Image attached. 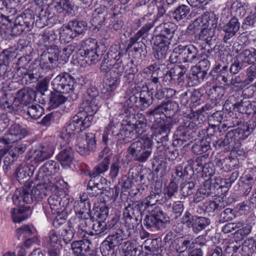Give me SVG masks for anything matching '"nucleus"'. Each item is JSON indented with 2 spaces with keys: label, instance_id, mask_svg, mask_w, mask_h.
I'll list each match as a JSON object with an SVG mask.
<instances>
[{
  "label": "nucleus",
  "instance_id": "f257e3e1",
  "mask_svg": "<svg viewBox=\"0 0 256 256\" xmlns=\"http://www.w3.org/2000/svg\"><path fill=\"white\" fill-rule=\"evenodd\" d=\"M58 186L54 182L51 184L42 182L36 186H32L28 183L24 186L22 188L17 189L14 192L12 200L14 204L22 206L31 204L34 200H40L48 195V190L55 192Z\"/></svg>",
  "mask_w": 256,
  "mask_h": 256
},
{
  "label": "nucleus",
  "instance_id": "f03ea898",
  "mask_svg": "<svg viewBox=\"0 0 256 256\" xmlns=\"http://www.w3.org/2000/svg\"><path fill=\"white\" fill-rule=\"evenodd\" d=\"M174 24L168 22L156 26L155 32L157 34L153 38L154 58L158 60L165 59L168 46L176 44V38H174Z\"/></svg>",
  "mask_w": 256,
  "mask_h": 256
},
{
  "label": "nucleus",
  "instance_id": "7ed1b4c3",
  "mask_svg": "<svg viewBox=\"0 0 256 256\" xmlns=\"http://www.w3.org/2000/svg\"><path fill=\"white\" fill-rule=\"evenodd\" d=\"M161 195L162 194L158 192H152L143 202L144 209L149 212V214L146 216L144 220V224L148 228H155L158 230H162L169 222L166 219L163 212L159 207L150 210L160 200Z\"/></svg>",
  "mask_w": 256,
  "mask_h": 256
},
{
  "label": "nucleus",
  "instance_id": "20e7f679",
  "mask_svg": "<svg viewBox=\"0 0 256 256\" xmlns=\"http://www.w3.org/2000/svg\"><path fill=\"white\" fill-rule=\"evenodd\" d=\"M197 49L193 46H178L177 48V83H183L188 78V65L186 62L198 60Z\"/></svg>",
  "mask_w": 256,
  "mask_h": 256
},
{
  "label": "nucleus",
  "instance_id": "39448f33",
  "mask_svg": "<svg viewBox=\"0 0 256 256\" xmlns=\"http://www.w3.org/2000/svg\"><path fill=\"white\" fill-rule=\"evenodd\" d=\"M256 128V122L250 120L242 124V127L234 129L228 132L225 136L224 139L218 140L214 142L216 148H222L226 146L232 147L240 140L246 138Z\"/></svg>",
  "mask_w": 256,
  "mask_h": 256
},
{
  "label": "nucleus",
  "instance_id": "423d86ee",
  "mask_svg": "<svg viewBox=\"0 0 256 256\" xmlns=\"http://www.w3.org/2000/svg\"><path fill=\"white\" fill-rule=\"evenodd\" d=\"M124 205L123 218L125 222V228L130 232V230L137 228L142 221V212L146 210L144 209L143 201L130 200L127 202Z\"/></svg>",
  "mask_w": 256,
  "mask_h": 256
},
{
  "label": "nucleus",
  "instance_id": "0eeeda50",
  "mask_svg": "<svg viewBox=\"0 0 256 256\" xmlns=\"http://www.w3.org/2000/svg\"><path fill=\"white\" fill-rule=\"evenodd\" d=\"M130 235V232L126 228H118L113 234L108 236L102 242L100 248L103 256H113L114 248L122 244L124 240H127Z\"/></svg>",
  "mask_w": 256,
  "mask_h": 256
},
{
  "label": "nucleus",
  "instance_id": "6e6552de",
  "mask_svg": "<svg viewBox=\"0 0 256 256\" xmlns=\"http://www.w3.org/2000/svg\"><path fill=\"white\" fill-rule=\"evenodd\" d=\"M164 102L157 106L154 109L148 110L147 114L150 116H152L156 118L152 124L151 126V129L152 131V136H158L163 135L157 142L158 143H162L168 140L167 132L169 130V127L165 124L164 120L160 118H156V116H160L161 114H164Z\"/></svg>",
  "mask_w": 256,
  "mask_h": 256
},
{
  "label": "nucleus",
  "instance_id": "1a4fd4ad",
  "mask_svg": "<svg viewBox=\"0 0 256 256\" xmlns=\"http://www.w3.org/2000/svg\"><path fill=\"white\" fill-rule=\"evenodd\" d=\"M96 47L95 40L90 38L86 40V48L78 50L77 54L80 60L84 62L82 64V66H86L85 64H94L100 60L101 57L96 53Z\"/></svg>",
  "mask_w": 256,
  "mask_h": 256
},
{
  "label": "nucleus",
  "instance_id": "9d476101",
  "mask_svg": "<svg viewBox=\"0 0 256 256\" xmlns=\"http://www.w3.org/2000/svg\"><path fill=\"white\" fill-rule=\"evenodd\" d=\"M81 112H78L70 120L66 128V133L63 134L62 138H66L68 141L72 136L82 132L90 126V120L86 119L82 116Z\"/></svg>",
  "mask_w": 256,
  "mask_h": 256
},
{
  "label": "nucleus",
  "instance_id": "9b49d317",
  "mask_svg": "<svg viewBox=\"0 0 256 256\" xmlns=\"http://www.w3.org/2000/svg\"><path fill=\"white\" fill-rule=\"evenodd\" d=\"M76 85L74 78L66 72L57 76L52 82L54 90L62 94L72 92Z\"/></svg>",
  "mask_w": 256,
  "mask_h": 256
},
{
  "label": "nucleus",
  "instance_id": "f8f14e48",
  "mask_svg": "<svg viewBox=\"0 0 256 256\" xmlns=\"http://www.w3.org/2000/svg\"><path fill=\"white\" fill-rule=\"evenodd\" d=\"M123 68L111 70L107 74L104 80L102 93L106 96H110L116 89L120 82V78L123 72Z\"/></svg>",
  "mask_w": 256,
  "mask_h": 256
},
{
  "label": "nucleus",
  "instance_id": "ddd939ff",
  "mask_svg": "<svg viewBox=\"0 0 256 256\" xmlns=\"http://www.w3.org/2000/svg\"><path fill=\"white\" fill-rule=\"evenodd\" d=\"M58 170L59 165L57 162L54 160L48 161L40 168L36 178L45 183L47 182L51 184L53 182L51 176L57 173Z\"/></svg>",
  "mask_w": 256,
  "mask_h": 256
},
{
  "label": "nucleus",
  "instance_id": "4468645a",
  "mask_svg": "<svg viewBox=\"0 0 256 256\" xmlns=\"http://www.w3.org/2000/svg\"><path fill=\"white\" fill-rule=\"evenodd\" d=\"M61 236L59 232L50 230L46 238L44 246L50 256H59L62 248Z\"/></svg>",
  "mask_w": 256,
  "mask_h": 256
},
{
  "label": "nucleus",
  "instance_id": "2eb2a0df",
  "mask_svg": "<svg viewBox=\"0 0 256 256\" xmlns=\"http://www.w3.org/2000/svg\"><path fill=\"white\" fill-rule=\"evenodd\" d=\"M26 130L22 128L18 124H13L9 129L8 134L0 138V142L9 144L21 140L26 134Z\"/></svg>",
  "mask_w": 256,
  "mask_h": 256
},
{
  "label": "nucleus",
  "instance_id": "dca6fc26",
  "mask_svg": "<svg viewBox=\"0 0 256 256\" xmlns=\"http://www.w3.org/2000/svg\"><path fill=\"white\" fill-rule=\"evenodd\" d=\"M60 52L57 46L54 44L50 46L41 54L40 63L46 65V67H54L56 65L57 62L60 60Z\"/></svg>",
  "mask_w": 256,
  "mask_h": 256
},
{
  "label": "nucleus",
  "instance_id": "f3484780",
  "mask_svg": "<svg viewBox=\"0 0 256 256\" xmlns=\"http://www.w3.org/2000/svg\"><path fill=\"white\" fill-rule=\"evenodd\" d=\"M125 120L126 122L130 124L131 126H132L136 138L145 132L146 120L145 116L142 114H132L126 118Z\"/></svg>",
  "mask_w": 256,
  "mask_h": 256
},
{
  "label": "nucleus",
  "instance_id": "a211bd4d",
  "mask_svg": "<svg viewBox=\"0 0 256 256\" xmlns=\"http://www.w3.org/2000/svg\"><path fill=\"white\" fill-rule=\"evenodd\" d=\"M78 140L76 149L81 155L88 154L90 151L94 150L96 147L95 135L92 133L86 134L85 139L80 138Z\"/></svg>",
  "mask_w": 256,
  "mask_h": 256
},
{
  "label": "nucleus",
  "instance_id": "6ab92c4d",
  "mask_svg": "<svg viewBox=\"0 0 256 256\" xmlns=\"http://www.w3.org/2000/svg\"><path fill=\"white\" fill-rule=\"evenodd\" d=\"M118 132V124L110 122L105 128L104 132L102 142L107 146H112L116 142H118L117 132Z\"/></svg>",
  "mask_w": 256,
  "mask_h": 256
},
{
  "label": "nucleus",
  "instance_id": "aec40b11",
  "mask_svg": "<svg viewBox=\"0 0 256 256\" xmlns=\"http://www.w3.org/2000/svg\"><path fill=\"white\" fill-rule=\"evenodd\" d=\"M96 219L95 220L94 217H92L91 221L93 222L92 230L94 231V234H100L106 231L104 222L108 215V210L106 208L103 210L100 209V211H97L94 214Z\"/></svg>",
  "mask_w": 256,
  "mask_h": 256
},
{
  "label": "nucleus",
  "instance_id": "412c9836",
  "mask_svg": "<svg viewBox=\"0 0 256 256\" xmlns=\"http://www.w3.org/2000/svg\"><path fill=\"white\" fill-rule=\"evenodd\" d=\"M98 100L84 99L80 105V108L82 110L78 112L82 113V116H84L86 119L88 118L91 124L92 116L98 110Z\"/></svg>",
  "mask_w": 256,
  "mask_h": 256
},
{
  "label": "nucleus",
  "instance_id": "4be33fe9",
  "mask_svg": "<svg viewBox=\"0 0 256 256\" xmlns=\"http://www.w3.org/2000/svg\"><path fill=\"white\" fill-rule=\"evenodd\" d=\"M122 127L120 128L118 124V132L116 136L118 138V142L120 144L129 142L136 138L134 129L130 124L126 122L125 125L122 124Z\"/></svg>",
  "mask_w": 256,
  "mask_h": 256
},
{
  "label": "nucleus",
  "instance_id": "5701e85b",
  "mask_svg": "<svg viewBox=\"0 0 256 256\" xmlns=\"http://www.w3.org/2000/svg\"><path fill=\"white\" fill-rule=\"evenodd\" d=\"M240 28V22L236 16H233L226 24L222 26V31L224 32L223 41L227 43L228 40L236 36Z\"/></svg>",
  "mask_w": 256,
  "mask_h": 256
},
{
  "label": "nucleus",
  "instance_id": "b1692460",
  "mask_svg": "<svg viewBox=\"0 0 256 256\" xmlns=\"http://www.w3.org/2000/svg\"><path fill=\"white\" fill-rule=\"evenodd\" d=\"M52 6L56 12L62 16L71 14L74 10L70 0H52Z\"/></svg>",
  "mask_w": 256,
  "mask_h": 256
},
{
  "label": "nucleus",
  "instance_id": "393cba45",
  "mask_svg": "<svg viewBox=\"0 0 256 256\" xmlns=\"http://www.w3.org/2000/svg\"><path fill=\"white\" fill-rule=\"evenodd\" d=\"M234 109L242 114H253L256 113V102L241 100L234 104Z\"/></svg>",
  "mask_w": 256,
  "mask_h": 256
},
{
  "label": "nucleus",
  "instance_id": "a878e982",
  "mask_svg": "<svg viewBox=\"0 0 256 256\" xmlns=\"http://www.w3.org/2000/svg\"><path fill=\"white\" fill-rule=\"evenodd\" d=\"M34 170L35 168L32 164H27L20 166L16 172L18 180L22 184L26 182L34 174Z\"/></svg>",
  "mask_w": 256,
  "mask_h": 256
},
{
  "label": "nucleus",
  "instance_id": "bb28decb",
  "mask_svg": "<svg viewBox=\"0 0 256 256\" xmlns=\"http://www.w3.org/2000/svg\"><path fill=\"white\" fill-rule=\"evenodd\" d=\"M54 148L51 144H44L34 152V159L37 162H42L49 158L54 154Z\"/></svg>",
  "mask_w": 256,
  "mask_h": 256
},
{
  "label": "nucleus",
  "instance_id": "cd10ccee",
  "mask_svg": "<svg viewBox=\"0 0 256 256\" xmlns=\"http://www.w3.org/2000/svg\"><path fill=\"white\" fill-rule=\"evenodd\" d=\"M56 158L63 168L70 167L74 158L72 149L70 147L64 148L58 153Z\"/></svg>",
  "mask_w": 256,
  "mask_h": 256
},
{
  "label": "nucleus",
  "instance_id": "c85d7f7f",
  "mask_svg": "<svg viewBox=\"0 0 256 256\" xmlns=\"http://www.w3.org/2000/svg\"><path fill=\"white\" fill-rule=\"evenodd\" d=\"M16 96L20 102V104L25 106L31 104L36 98L34 91L30 88H24L19 90Z\"/></svg>",
  "mask_w": 256,
  "mask_h": 256
},
{
  "label": "nucleus",
  "instance_id": "c756f323",
  "mask_svg": "<svg viewBox=\"0 0 256 256\" xmlns=\"http://www.w3.org/2000/svg\"><path fill=\"white\" fill-rule=\"evenodd\" d=\"M90 242L84 240H76L72 242L71 249L75 256H83L90 251Z\"/></svg>",
  "mask_w": 256,
  "mask_h": 256
},
{
  "label": "nucleus",
  "instance_id": "7c9ffc66",
  "mask_svg": "<svg viewBox=\"0 0 256 256\" xmlns=\"http://www.w3.org/2000/svg\"><path fill=\"white\" fill-rule=\"evenodd\" d=\"M100 182H96L95 180L89 181L87 190L88 194L92 197H96L100 194H104V186L102 181L105 182L106 180L100 178Z\"/></svg>",
  "mask_w": 256,
  "mask_h": 256
},
{
  "label": "nucleus",
  "instance_id": "2f4dec72",
  "mask_svg": "<svg viewBox=\"0 0 256 256\" xmlns=\"http://www.w3.org/2000/svg\"><path fill=\"white\" fill-rule=\"evenodd\" d=\"M16 205L18 208L12 209V217L14 222H20L28 218V212L30 209V206L24 207V204L22 206Z\"/></svg>",
  "mask_w": 256,
  "mask_h": 256
},
{
  "label": "nucleus",
  "instance_id": "473e14b6",
  "mask_svg": "<svg viewBox=\"0 0 256 256\" xmlns=\"http://www.w3.org/2000/svg\"><path fill=\"white\" fill-rule=\"evenodd\" d=\"M151 138L142 136L138 140L133 142L128 148V153L134 159L138 154L142 150L146 141H149Z\"/></svg>",
  "mask_w": 256,
  "mask_h": 256
},
{
  "label": "nucleus",
  "instance_id": "72a5a7b5",
  "mask_svg": "<svg viewBox=\"0 0 256 256\" xmlns=\"http://www.w3.org/2000/svg\"><path fill=\"white\" fill-rule=\"evenodd\" d=\"M237 58L244 65L251 64L256 62V51L254 48L243 50L237 56Z\"/></svg>",
  "mask_w": 256,
  "mask_h": 256
},
{
  "label": "nucleus",
  "instance_id": "f704fd0d",
  "mask_svg": "<svg viewBox=\"0 0 256 256\" xmlns=\"http://www.w3.org/2000/svg\"><path fill=\"white\" fill-rule=\"evenodd\" d=\"M210 222V220L207 218L194 216L192 218L191 226L194 232L198 233L208 226Z\"/></svg>",
  "mask_w": 256,
  "mask_h": 256
},
{
  "label": "nucleus",
  "instance_id": "c9c22d12",
  "mask_svg": "<svg viewBox=\"0 0 256 256\" xmlns=\"http://www.w3.org/2000/svg\"><path fill=\"white\" fill-rule=\"evenodd\" d=\"M206 16V15L203 16L202 18H198L192 24H190L188 28L192 30L194 33L198 34L200 36L206 35L208 30L204 27V25L208 23L210 24V20L206 21V22L204 23L202 19Z\"/></svg>",
  "mask_w": 256,
  "mask_h": 256
},
{
  "label": "nucleus",
  "instance_id": "e433bc0d",
  "mask_svg": "<svg viewBox=\"0 0 256 256\" xmlns=\"http://www.w3.org/2000/svg\"><path fill=\"white\" fill-rule=\"evenodd\" d=\"M152 146L153 142L151 138L149 141L146 142L142 150L134 160L140 162H146L152 153Z\"/></svg>",
  "mask_w": 256,
  "mask_h": 256
},
{
  "label": "nucleus",
  "instance_id": "4c0bfd02",
  "mask_svg": "<svg viewBox=\"0 0 256 256\" xmlns=\"http://www.w3.org/2000/svg\"><path fill=\"white\" fill-rule=\"evenodd\" d=\"M138 94L139 96H138L137 108H140L142 110L148 108L152 102V92L150 94L148 92H142L140 94Z\"/></svg>",
  "mask_w": 256,
  "mask_h": 256
},
{
  "label": "nucleus",
  "instance_id": "58836bf2",
  "mask_svg": "<svg viewBox=\"0 0 256 256\" xmlns=\"http://www.w3.org/2000/svg\"><path fill=\"white\" fill-rule=\"evenodd\" d=\"M180 120H182L180 123L183 122L182 127L185 128L187 132L188 130H194V132H196L202 124L197 118L192 117L189 114L184 116L182 119L178 120V122Z\"/></svg>",
  "mask_w": 256,
  "mask_h": 256
},
{
  "label": "nucleus",
  "instance_id": "ea45409f",
  "mask_svg": "<svg viewBox=\"0 0 256 256\" xmlns=\"http://www.w3.org/2000/svg\"><path fill=\"white\" fill-rule=\"evenodd\" d=\"M61 198L56 195L48 198V202L52 214H60L64 210V206L61 205Z\"/></svg>",
  "mask_w": 256,
  "mask_h": 256
},
{
  "label": "nucleus",
  "instance_id": "a19ab883",
  "mask_svg": "<svg viewBox=\"0 0 256 256\" xmlns=\"http://www.w3.org/2000/svg\"><path fill=\"white\" fill-rule=\"evenodd\" d=\"M90 204L87 202L84 203L83 202H75L74 203V210L76 216H82L83 218L86 216H90Z\"/></svg>",
  "mask_w": 256,
  "mask_h": 256
},
{
  "label": "nucleus",
  "instance_id": "79ce46f5",
  "mask_svg": "<svg viewBox=\"0 0 256 256\" xmlns=\"http://www.w3.org/2000/svg\"><path fill=\"white\" fill-rule=\"evenodd\" d=\"M110 158L109 156H106L102 160L90 173L91 177L95 178L98 176L104 174L108 170L109 168Z\"/></svg>",
  "mask_w": 256,
  "mask_h": 256
},
{
  "label": "nucleus",
  "instance_id": "37998d69",
  "mask_svg": "<svg viewBox=\"0 0 256 256\" xmlns=\"http://www.w3.org/2000/svg\"><path fill=\"white\" fill-rule=\"evenodd\" d=\"M146 54V46L142 42H138L136 44L133 49L128 52L130 56L138 60L145 58Z\"/></svg>",
  "mask_w": 256,
  "mask_h": 256
},
{
  "label": "nucleus",
  "instance_id": "c03bdc74",
  "mask_svg": "<svg viewBox=\"0 0 256 256\" xmlns=\"http://www.w3.org/2000/svg\"><path fill=\"white\" fill-rule=\"evenodd\" d=\"M138 99V96L136 94H133L129 97L124 102L125 110V118H127L130 116L136 114L134 106L137 108V102Z\"/></svg>",
  "mask_w": 256,
  "mask_h": 256
},
{
  "label": "nucleus",
  "instance_id": "a18cd8bd",
  "mask_svg": "<svg viewBox=\"0 0 256 256\" xmlns=\"http://www.w3.org/2000/svg\"><path fill=\"white\" fill-rule=\"evenodd\" d=\"M62 93L56 92H52L50 97L49 104L52 108H55L64 104L67 100V98L62 94Z\"/></svg>",
  "mask_w": 256,
  "mask_h": 256
},
{
  "label": "nucleus",
  "instance_id": "49530a36",
  "mask_svg": "<svg viewBox=\"0 0 256 256\" xmlns=\"http://www.w3.org/2000/svg\"><path fill=\"white\" fill-rule=\"evenodd\" d=\"M93 21L99 25H102L106 18L108 17V8L100 6L96 8L93 13Z\"/></svg>",
  "mask_w": 256,
  "mask_h": 256
},
{
  "label": "nucleus",
  "instance_id": "de8ad7c7",
  "mask_svg": "<svg viewBox=\"0 0 256 256\" xmlns=\"http://www.w3.org/2000/svg\"><path fill=\"white\" fill-rule=\"evenodd\" d=\"M142 249L141 246H136L135 244L130 241L124 242L123 248L125 256L130 255V256H139Z\"/></svg>",
  "mask_w": 256,
  "mask_h": 256
},
{
  "label": "nucleus",
  "instance_id": "09e8293b",
  "mask_svg": "<svg viewBox=\"0 0 256 256\" xmlns=\"http://www.w3.org/2000/svg\"><path fill=\"white\" fill-rule=\"evenodd\" d=\"M69 26L74 31V32L78 34H84L88 28V24L84 20H73L68 22Z\"/></svg>",
  "mask_w": 256,
  "mask_h": 256
},
{
  "label": "nucleus",
  "instance_id": "8fccbe9b",
  "mask_svg": "<svg viewBox=\"0 0 256 256\" xmlns=\"http://www.w3.org/2000/svg\"><path fill=\"white\" fill-rule=\"evenodd\" d=\"M210 148V142L207 139H202L200 141L194 144L192 150L196 154H201L206 152Z\"/></svg>",
  "mask_w": 256,
  "mask_h": 256
},
{
  "label": "nucleus",
  "instance_id": "3c124183",
  "mask_svg": "<svg viewBox=\"0 0 256 256\" xmlns=\"http://www.w3.org/2000/svg\"><path fill=\"white\" fill-rule=\"evenodd\" d=\"M92 216H86L84 218L81 216H76L74 220L75 226L78 230V232L82 234V232H87V226L88 224L91 221L90 218Z\"/></svg>",
  "mask_w": 256,
  "mask_h": 256
},
{
  "label": "nucleus",
  "instance_id": "603ef678",
  "mask_svg": "<svg viewBox=\"0 0 256 256\" xmlns=\"http://www.w3.org/2000/svg\"><path fill=\"white\" fill-rule=\"evenodd\" d=\"M76 36V34L69 26L68 24V26L63 27L60 32V39L66 43L70 42Z\"/></svg>",
  "mask_w": 256,
  "mask_h": 256
},
{
  "label": "nucleus",
  "instance_id": "864d4df0",
  "mask_svg": "<svg viewBox=\"0 0 256 256\" xmlns=\"http://www.w3.org/2000/svg\"><path fill=\"white\" fill-rule=\"evenodd\" d=\"M241 242L238 241H232L228 244L224 250L226 256H232L236 252L241 253Z\"/></svg>",
  "mask_w": 256,
  "mask_h": 256
},
{
  "label": "nucleus",
  "instance_id": "5fc2aeb1",
  "mask_svg": "<svg viewBox=\"0 0 256 256\" xmlns=\"http://www.w3.org/2000/svg\"><path fill=\"white\" fill-rule=\"evenodd\" d=\"M165 243L170 252H176V234L175 232H169L165 236Z\"/></svg>",
  "mask_w": 256,
  "mask_h": 256
},
{
  "label": "nucleus",
  "instance_id": "6e6d98bb",
  "mask_svg": "<svg viewBox=\"0 0 256 256\" xmlns=\"http://www.w3.org/2000/svg\"><path fill=\"white\" fill-rule=\"evenodd\" d=\"M44 113V109L39 104L28 106L26 114L32 118L36 120L40 118Z\"/></svg>",
  "mask_w": 256,
  "mask_h": 256
},
{
  "label": "nucleus",
  "instance_id": "4d7b16f0",
  "mask_svg": "<svg viewBox=\"0 0 256 256\" xmlns=\"http://www.w3.org/2000/svg\"><path fill=\"white\" fill-rule=\"evenodd\" d=\"M144 72L151 74L150 80H154V82H159L158 78L162 76V72L160 68L157 66L151 65L144 69Z\"/></svg>",
  "mask_w": 256,
  "mask_h": 256
},
{
  "label": "nucleus",
  "instance_id": "13d9d810",
  "mask_svg": "<svg viewBox=\"0 0 256 256\" xmlns=\"http://www.w3.org/2000/svg\"><path fill=\"white\" fill-rule=\"evenodd\" d=\"M236 216V210L227 208L220 214L218 220L220 222H224L233 220Z\"/></svg>",
  "mask_w": 256,
  "mask_h": 256
},
{
  "label": "nucleus",
  "instance_id": "bf43d9fd",
  "mask_svg": "<svg viewBox=\"0 0 256 256\" xmlns=\"http://www.w3.org/2000/svg\"><path fill=\"white\" fill-rule=\"evenodd\" d=\"M118 64H116L114 61L108 58L106 55L102 61L100 65V70L104 72H110L112 69H118Z\"/></svg>",
  "mask_w": 256,
  "mask_h": 256
},
{
  "label": "nucleus",
  "instance_id": "052dcab7",
  "mask_svg": "<svg viewBox=\"0 0 256 256\" xmlns=\"http://www.w3.org/2000/svg\"><path fill=\"white\" fill-rule=\"evenodd\" d=\"M238 229V230L234 233V241H238L241 242V240L251 232L252 226H246Z\"/></svg>",
  "mask_w": 256,
  "mask_h": 256
},
{
  "label": "nucleus",
  "instance_id": "680f3d73",
  "mask_svg": "<svg viewBox=\"0 0 256 256\" xmlns=\"http://www.w3.org/2000/svg\"><path fill=\"white\" fill-rule=\"evenodd\" d=\"M254 240L252 239L246 240L242 244L241 242L240 250L242 256L252 254L254 252Z\"/></svg>",
  "mask_w": 256,
  "mask_h": 256
},
{
  "label": "nucleus",
  "instance_id": "e2e57ef3",
  "mask_svg": "<svg viewBox=\"0 0 256 256\" xmlns=\"http://www.w3.org/2000/svg\"><path fill=\"white\" fill-rule=\"evenodd\" d=\"M164 116L169 118L172 119L176 114V102L168 100L166 102L164 103Z\"/></svg>",
  "mask_w": 256,
  "mask_h": 256
},
{
  "label": "nucleus",
  "instance_id": "0e129e2a",
  "mask_svg": "<svg viewBox=\"0 0 256 256\" xmlns=\"http://www.w3.org/2000/svg\"><path fill=\"white\" fill-rule=\"evenodd\" d=\"M26 149V144H19L18 146L12 148L9 150L8 155L13 159H16L20 155L22 154Z\"/></svg>",
  "mask_w": 256,
  "mask_h": 256
},
{
  "label": "nucleus",
  "instance_id": "69168bd1",
  "mask_svg": "<svg viewBox=\"0 0 256 256\" xmlns=\"http://www.w3.org/2000/svg\"><path fill=\"white\" fill-rule=\"evenodd\" d=\"M176 94V90L172 88H160L157 90L155 96L158 100L164 98H170Z\"/></svg>",
  "mask_w": 256,
  "mask_h": 256
},
{
  "label": "nucleus",
  "instance_id": "338daca9",
  "mask_svg": "<svg viewBox=\"0 0 256 256\" xmlns=\"http://www.w3.org/2000/svg\"><path fill=\"white\" fill-rule=\"evenodd\" d=\"M248 84L246 78L243 80V77L240 75L232 78L230 82V86L236 88L238 90L242 89Z\"/></svg>",
  "mask_w": 256,
  "mask_h": 256
},
{
  "label": "nucleus",
  "instance_id": "774afa93",
  "mask_svg": "<svg viewBox=\"0 0 256 256\" xmlns=\"http://www.w3.org/2000/svg\"><path fill=\"white\" fill-rule=\"evenodd\" d=\"M244 4L238 0L234 2L231 6V10L232 12L235 13L234 16H242L246 12Z\"/></svg>",
  "mask_w": 256,
  "mask_h": 256
}]
</instances>
